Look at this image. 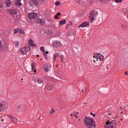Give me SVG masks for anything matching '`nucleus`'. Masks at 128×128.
Returning <instances> with one entry per match:
<instances>
[{
	"instance_id": "37998d69",
	"label": "nucleus",
	"mask_w": 128,
	"mask_h": 128,
	"mask_svg": "<svg viewBox=\"0 0 128 128\" xmlns=\"http://www.w3.org/2000/svg\"><path fill=\"white\" fill-rule=\"evenodd\" d=\"M46 54H48V52L46 51Z\"/></svg>"
},
{
	"instance_id": "9b49d317",
	"label": "nucleus",
	"mask_w": 128,
	"mask_h": 128,
	"mask_svg": "<svg viewBox=\"0 0 128 128\" xmlns=\"http://www.w3.org/2000/svg\"><path fill=\"white\" fill-rule=\"evenodd\" d=\"M88 26H90V22H85L80 24L78 28H86Z\"/></svg>"
},
{
	"instance_id": "58836bf2",
	"label": "nucleus",
	"mask_w": 128,
	"mask_h": 128,
	"mask_svg": "<svg viewBox=\"0 0 128 128\" xmlns=\"http://www.w3.org/2000/svg\"><path fill=\"white\" fill-rule=\"evenodd\" d=\"M124 108H122V107L120 108V109L122 110H124Z\"/></svg>"
},
{
	"instance_id": "c85d7f7f",
	"label": "nucleus",
	"mask_w": 128,
	"mask_h": 128,
	"mask_svg": "<svg viewBox=\"0 0 128 128\" xmlns=\"http://www.w3.org/2000/svg\"><path fill=\"white\" fill-rule=\"evenodd\" d=\"M60 2H56L55 3V6H60Z\"/></svg>"
},
{
	"instance_id": "603ef678",
	"label": "nucleus",
	"mask_w": 128,
	"mask_h": 128,
	"mask_svg": "<svg viewBox=\"0 0 128 128\" xmlns=\"http://www.w3.org/2000/svg\"><path fill=\"white\" fill-rule=\"evenodd\" d=\"M76 118H78V116H76Z\"/></svg>"
},
{
	"instance_id": "b1692460",
	"label": "nucleus",
	"mask_w": 128,
	"mask_h": 128,
	"mask_svg": "<svg viewBox=\"0 0 128 128\" xmlns=\"http://www.w3.org/2000/svg\"><path fill=\"white\" fill-rule=\"evenodd\" d=\"M58 56H60V53H55V54H54V58H53L54 60H56V57Z\"/></svg>"
},
{
	"instance_id": "864d4df0",
	"label": "nucleus",
	"mask_w": 128,
	"mask_h": 128,
	"mask_svg": "<svg viewBox=\"0 0 128 128\" xmlns=\"http://www.w3.org/2000/svg\"><path fill=\"white\" fill-rule=\"evenodd\" d=\"M102 2V0H101Z\"/></svg>"
},
{
	"instance_id": "a211bd4d",
	"label": "nucleus",
	"mask_w": 128,
	"mask_h": 128,
	"mask_svg": "<svg viewBox=\"0 0 128 128\" xmlns=\"http://www.w3.org/2000/svg\"><path fill=\"white\" fill-rule=\"evenodd\" d=\"M46 88L48 90H54V86H52V84H48Z\"/></svg>"
},
{
	"instance_id": "de8ad7c7",
	"label": "nucleus",
	"mask_w": 128,
	"mask_h": 128,
	"mask_svg": "<svg viewBox=\"0 0 128 128\" xmlns=\"http://www.w3.org/2000/svg\"><path fill=\"white\" fill-rule=\"evenodd\" d=\"M0 8H2V6L0 5Z\"/></svg>"
},
{
	"instance_id": "49530a36",
	"label": "nucleus",
	"mask_w": 128,
	"mask_h": 128,
	"mask_svg": "<svg viewBox=\"0 0 128 128\" xmlns=\"http://www.w3.org/2000/svg\"><path fill=\"white\" fill-rule=\"evenodd\" d=\"M38 56H39L38 55H37V57L38 58Z\"/></svg>"
},
{
	"instance_id": "f3484780",
	"label": "nucleus",
	"mask_w": 128,
	"mask_h": 128,
	"mask_svg": "<svg viewBox=\"0 0 128 128\" xmlns=\"http://www.w3.org/2000/svg\"><path fill=\"white\" fill-rule=\"evenodd\" d=\"M32 70L34 72H36V62H32Z\"/></svg>"
},
{
	"instance_id": "20e7f679",
	"label": "nucleus",
	"mask_w": 128,
	"mask_h": 128,
	"mask_svg": "<svg viewBox=\"0 0 128 128\" xmlns=\"http://www.w3.org/2000/svg\"><path fill=\"white\" fill-rule=\"evenodd\" d=\"M98 16V12L96 11H92L90 12L89 16V20L90 22H92V20H94V18Z\"/></svg>"
},
{
	"instance_id": "393cba45",
	"label": "nucleus",
	"mask_w": 128,
	"mask_h": 128,
	"mask_svg": "<svg viewBox=\"0 0 128 128\" xmlns=\"http://www.w3.org/2000/svg\"><path fill=\"white\" fill-rule=\"evenodd\" d=\"M62 14L60 12H58L56 15L54 16V18L56 20H59L60 17H58V16H60Z\"/></svg>"
},
{
	"instance_id": "cd10ccee",
	"label": "nucleus",
	"mask_w": 128,
	"mask_h": 128,
	"mask_svg": "<svg viewBox=\"0 0 128 128\" xmlns=\"http://www.w3.org/2000/svg\"><path fill=\"white\" fill-rule=\"evenodd\" d=\"M15 46L18 48L20 46V42L18 41L15 42H14Z\"/></svg>"
},
{
	"instance_id": "f704fd0d",
	"label": "nucleus",
	"mask_w": 128,
	"mask_h": 128,
	"mask_svg": "<svg viewBox=\"0 0 128 128\" xmlns=\"http://www.w3.org/2000/svg\"><path fill=\"white\" fill-rule=\"evenodd\" d=\"M54 112V110L53 108L52 109L50 114H52Z\"/></svg>"
},
{
	"instance_id": "4c0bfd02",
	"label": "nucleus",
	"mask_w": 128,
	"mask_h": 128,
	"mask_svg": "<svg viewBox=\"0 0 128 128\" xmlns=\"http://www.w3.org/2000/svg\"><path fill=\"white\" fill-rule=\"evenodd\" d=\"M125 74H126V76L128 74V72H125Z\"/></svg>"
},
{
	"instance_id": "4be33fe9",
	"label": "nucleus",
	"mask_w": 128,
	"mask_h": 128,
	"mask_svg": "<svg viewBox=\"0 0 128 128\" xmlns=\"http://www.w3.org/2000/svg\"><path fill=\"white\" fill-rule=\"evenodd\" d=\"M18 32L20 34H25L24 32L20 28H18Z\"/></svg>"
},
{
	"instance_id": "72a5a7b5",
	"label": "nucleus",
	"mask_w": 128,
	"mask_h": 128,
	"mask_svg": "<svg viewBox=\"0 0 128 128\" xmlns=\"http://www.w3.org/2000/svg\"><path fill=\"white\" fill-rule=\"evenodd\" d=\"M86 88H84V89H82V94H84V92H86Z\"/></svg>"
},
{
	"instance_id": "ea45409f",
	"label": "nucleus",
	"mask_w": 128,
	"mask_h": 128,
	"mask_svg": "<svg viewBox=\"0 0 128 128\" xmlns=\"http://www.w3.org/2000/svg\"><path fill=\"white\" fill-rule=\"evenodd\" d=\"M90 116H93L94 114L92 112L90 113Z\"/></svg>"
},
{
	"instance_id": "e433bc0d",
	"label": "nucleus",
	"mask_w": 128,
	"mask_h": 128,
	"mask_svg": "<svg viewBox=\"0 0 128 128\" xmlns=\"http://www.w3.org/2000/svg\"><path fill=\"white\" fill-rule=\"evenodd\" d=\"M61 58H62V62H64V57L61 56Z\"/></svg>"
},
{
	"instance_id": "4468645a",
	"label": "nucleus",
	"mask_w": 128,
	"mask_h": 128,
	"mask_svg": "<svg viewBox=\"0 0 128 128\" xmlns=\"http://www.w3.org/2000/svg\"><path fill=\"white\" fill-rule=\"evenodd\" d=\"M8 12H9L10 14H16V10L14 9H10L8 10Z\"/></svg>"
},
{
	"instance_id": "79ce46f5",
	"label": "nucleus",
	"mask_w": 128,
	"mask_h": 128,
	"mask_svg": "<svg viewBox=\"0 0 128 128\" xmlns=\"http://www.w3.org/2000/svg\"><path fill=\"white\" fill-rule=\"evenodd\" d=\"M108 114L110 116V114H112V113H110V112H108Z\"/></svg>"
},
{
	"instance_id": "aec40b11",
	"label": "nucleus",
	"mask_w": 128,
	"mask_h": 128,
	"mask_svg": "<svg viewBox=\"0 0 128 128\" xmlns=\"http://www.w3.org/2000/svg\"><path fill=\"white\" fill-rule=\"evenodd\" d=\"M6 6H8V8H10V4H12V2L10 1V0H7L6 1Z\"/></svg>"
},
{
	"instance_id": "5701e85b",
	"label": "nucleus",
	"mask_w": 128,
	"mask_h": 128,
	"mask_svg": "<svg viewBox=\"0 0 128 128\" xmlns=\"http://www.w3.org/2000/svg\"><path fill=\"white\" fill-rule=\"evenodd\" d=\"M43 68H44L45 72H50V70L48 69V66L46 65H44L43 66Z\"/></svg>"
},
{
	"instance_id": "c9c22d12",
	"label": "nucleus",
	"mask_w": 128,
	"mask_h": 128,
	"mask_svg": "<svg viewBox=\"0 0 128 128\" xmlns=\"http://www.w3.org/2000/svg\"><path fill=\"white\" fill-rule=\"evenodd\" d=\"M71 116H78V114L76 113V114H70Z\"/></svg>"
},
{
	"instance_id": "1a4fd4ad",
	"label": "nucleus",
	"mask_w": 128,
	"mask_h": 128,
	"mask_svg": "<svg viewBox=\"0 0 128 128\" xmlns=\"http://www.w3.org/2000/svg\"><path fill=\"white\" fill-rule=\"evenodd\" d=\"M26 106L24 105H20V106H18L17 108V110L18 112H24L26 110Z\"/></svg>"
},
{
	"instance_id": "3c124183",
	"label": "nucleus",
	"mask_w": 128,
	"mask_h": 128,
	"mask_svg": "<svg viewBox=\"0 0 128 128\" xmlns=\"http://www.w3.org/2000/svg\"><path fill=\"white\" fill-rule=\"evenodd\" d=\"M121 113L122 114V112H121Z\"/></svg>"
},
{
	"instance_id": "09e8293b",
	"label": "nucleus",
	"mask_w": 128,
	"mask_h": 128,
	"mask_svg": "<svg viewBox=\"0 0 128 128\" xmlns=\"http://www.w3.org/2000/svg\"><path fill=\"white\" fill-rule=\"evenodd\" d=\"M21 80H23V79H21Z\"/></svg>"
},
{
	"instance_id": "0eeeda50",
	"label": "nucleus",
	"mask_w": 128,
	"mask_h": 128,
	"mask_svg": "<svg viewBox=\"0 0 128 128\" xmlns=\"http://www.w3.org/2000/svg\"><path fill=\"white\" fill-rule=\"evenodd\" d=\"M94 120L92 119H90L88 117L85 118L84 122L86 126H88V124H90Z\"/></svg>"
},
{
	"instance_id": "c03bdc74",
	"label": "nucleus",
	"mask_w": 128,
	"mask_h": 128,
	"mask_svg": "<svg viewBox=\"0 0 128 128\" xmlns=\"http://www.w3.org/2000/svg\"><path fill=\"white\" fill-rule=\"evenodd\" d=\"M42 2H44V0H41Z\"/></svg>"
},
{
	"instance_id": "2f4dec72",
	"label": "nucleus",
	"mask_w": 128,
	"mask_h": 128,
	"mask_svg": "<svg viewBox=\"0 0 128 128\" xmlns=\"http://www.w3.org/2000/svg\"><path fill=\"white\" fill-rule=\"evenodd\" d=\"M13 32L14 34H16L17 32H18V28L14 30Z\"/></svg>"
},
{
	"instance_id": "7ed1b4c3",
	"label": "nucleus",
	"mask_w": 128,
	"mask_h": 128,
	"mask_svg": "<svg viewBox=\"0 0 128 128\" xmlns=\"http://www.w3.org/2000/svg\"><path fill=\"white\" fill-rule=\"evenodd\" d=\"M28 52H30V46L22 48L20 50V52L22 54H26Z\"/></svg>"
},
{
	"instance_id": "a18cd8bd",
	"label": "nucleus",
	"mask_w": 128,
	"mask_h": 128,
	"mask_svg": "<svg viewBox=\"0 0 128 128\" xmlns=\"http://www.w3.org/2000/svg\"><path fill=\"white\" fill-rule=\"evenodd\" d=\"M122 122V120H124V119H121Z\"/></svg>"
},
{
	"instance_id": "6e6552de",
	"label": "nucleus",
	"mask_w": 128,
	"mask_h": 128,
	"mask_svg": "<svg viewBox=\"0 0 128 128\" xmlns=\"http://www.w3.org/2000/svg\"><path fill=\"white\" fill-rule=\"evenodd\" d=\"M52 46L54 48H62V43L60 41H54L52 42Z\"/></svg>"
},
{
	"instance_id": "2eb2a0df",
	"label": "nucleus",
	"mask_w": 128,
	"mask_h": 128,
	"mask_svg": "<svg viewBox=\"0 0 128 128\" xmlns=\"http://www.w3.org/2000/svg\"><path fill=\"white\" fill-rule=\"evenodd\" d=\"M86 126L88 128H96V124H94V122L93 121L90 124L87 125Z\"/></svg>"
},
{
	"instance_id": "ddd939ff",
	"label": "nucleus",
	"mask_w": 128,
	"mask_h": 128,
	"mask_svg": "<svg viewBox=\"0 0 128 128\" xmlns=\"http://www.w3.org/2000/svg\"><path fill=\"white\" fill-rule=\"evenodd\" d=\"M36 22L37 24H46V20L40 18H38Z\"/></svg>"
},
{
	"instance_id": "bb28decb",
	"label": "nucleus",
	"mask_w": 128,
	"mask_h": 128,
	"mask_svg": "<svg viewBox=\"0 0 128 128\" xmlns=\"http://www.w3.org/2000/svg\"><path fill=\"white\" fill-rule=\"evenodd\" d=\"M40 50H42V52H44V54H46V50H44V46H42L40 48Z\"/></svg>"
},
{
	"instance_id": "6ab92c4d",
	"label": "nucleus",
	"mask_w": 128,
	"mask_h": 128,
	"mask_svg": "<svg viewBox=\"0 0 128 128\" xmlns=\"http://www.w3.org/2000/svg\"><path fill=\"white\" fill-rule=\"evenodd\" d=\"M28 44H29V46H36V45L34 44V40H29Z\"/></svg>"
},
{
	"instance_id": "412c9836",
	"label": "nucleus",
	"mask_w": 128,
	"mask_h": 128,
	"mask_svg": "<svg viewBox=\"0 0 128 128\" xmlns=\"http://www.w3.org/2000/svg\"><path fill=\"white\" fill-rule=\"evenodd\" d=\"M66 20H60V22H59V24L60 26H64V24H66Z\"/></svg>"
},
{
	"instance_id": "9d476101",
	"label": "nucleus",
	"mask_w": 128,
	"mask_h": 128,
	"mask_svg": "<svg viewBox=\"0 0 128 128\" xmlns=\"http://www.w3.org/2000/svg\"><path fill=\"white\" fill-rule=\"evenodd\" d=\"M6 108V104L0 102V112H4Z\"/></svg>"
},
{
	"instance_id": "f8f14e48",
	"label": "nucleus",
	"mask_w": 128,
	"mask_h": 128,
	"mask_svg": "<svg viewBox=\"0 0 128 128\" xmlns=\"http://www.w3.org/2000/svg\"><path fill=\"white\" fill-rule=\"evenodd\" d=\"M38 0H31L30 4V6H38Z\"/></svg>"
},
{
	"instance_id": "39448f33",
	"label": "nucleus",
	"mask_w": 128,
	"mask_h": 128,
	"mask_svg": "<svg viewBox=\"0 0 128 128\" xmlns=\"http://www.w3.org/2000/svg\"><path fill=\"white\" fill-rule=\"evenodd\" d=\"M28 16L30 20H34V18H38V14L34 12L28 13Z\"/></svg>"
},
{
	"instance_id": "473e14b6",
	"label": "nucleus",
	"mask_w": 128,
	"mask_h": 128,
	"mask_svg": "<svg viewBox=\"0 0 128 128\" xmlns=\"http://www.w3.org/2000/svg\"><path fill=\"white\" fill-rule=\"evenodd\" d=\"M8 31H5L4 32V36H8Z\"/></svg>"
},
{
	"instance_id": "f257e3e1",
	"label": "nucleus",
	"mask_w": 128,
	"mask_h": 128,
	"mask_svg": "<svg viewBox=\"0 0 128 128\" xmlns=\"http://www.w3.org/2000/svg\"><path fill=\"white\" fill-rule=\"evenodd\" d=\"M104 58V56L100 54L95 53L94 54V55L93 56V62H96V64H97L98 60H100L101 62H102Z\"/></svg>"
},
{
	"instance_id": "c756f323",
	"label": "nucleus",
	"mask_w": 128,
	"mask_h": 128,
	"mask_svg": "<svg viewBox=\"0 0 128 128\" xmlns=\"http://www.w3.org/2000/svg\"><path fill=\"white\" fill-rule=\"evenodd\" d=\"M122 2V0H115V2H116V4L118 3H120Z\"/></svg>"
},
{
	"instance_id": "a878e982",
	"label": "nucleus",
	"mask_w": 128,
	"mask_h": 128,
	"mask_svg": "<svg viewBox=\"0 0 128 128\" xmlns=\"http://www.w3.org/2000/svg\"><path fill=\"white\" fill-rule=\"evenodd\" d=\"M11 120H12L13 122H14L15 124L18 122V119L12 116Z\"/></svg>"
},
{
	"instance_id": "423d86ee",
	"label": "nucleus",
	"mask_w": 128,
	"mask_h": 128,
	"mask_svg": "<svg viewBox=\"0 0 128 128\" xmlns=\"http://www.w3.org/2000/svg\"><path fill=\"white\" fill-rule=\"evenodd\" d=\"M33 80L34 82H38V84H44V79L42 78L34 77Z\"/></svg>"
},
{
	"instance_id": "7c9ffc66",
	"label": "nucleus",
	"mask_w": 128,
	"mask_h": 128,
	"mask_svg": "<svg viewBox=\"0 0 128 128\" xmlns=\"http://www.w3.org/2000/svg\"><path fill=\"white\" fill-rule=\"evenodd\" d=\"M2 41L0 40V51L2 50Z\"/></svg>"
},
{
	"instance_id": "8fccbe9b",
	"label": "nucleus",
	"mask_w": 128,
	"mask_h": 128,
	"mask_svg": "<svg viewBox=\"0 0 128 128\" xmlns=\"http://www.w3.org/2000/svg\"><path fill=\"white\" fill-rule=\"evenodd\" d=\"M2 122H4V120H2Z\"/></svg>"
},
{
	"instance_id": "a19ab883",
	"label": "nucleus",
	"mask_w": 128,
	"mask_h": 128,
	"mask_svg": "<svg viewBox=\"0 0 128 128\" xmlns=\"http://www.w3.org/2000/svg\"><path fill=\"white\" fill-rule=\"evenodd\" d=\"M92 116H94H94H96V114H93Z\"/></svg>"
},
{
	"instance_id": "dca6fc26",
	"label": "nucleus",
	"mask_w": 128,
	"mask_h": 128,
	"mask_svg": "<svg viewBox=\"0 0 128 128\" xmlns=\"http://www.w3.org/2000/svg\"><path fill=\"white\" fill-rule=\"evenodd\" d=\"M22 0H16V6H22V4L20 2Z\"/></svg>"
},
{
	"instance_id": "f03ea898",
	"label": "nucleus",
	"mask_w": 128,
	"mask_h": 128,
	"mask_svg": "<svg viewBox=\"0 0 128 128\" xmlns=\"http://www.w3.org/2000/svg\"><path fill=\"white\" fill-rule=\"evenodd\" d=\"M116 122L114 120H108L106 122L104 128H116Z\"/></svg>"
}]
</instances>
